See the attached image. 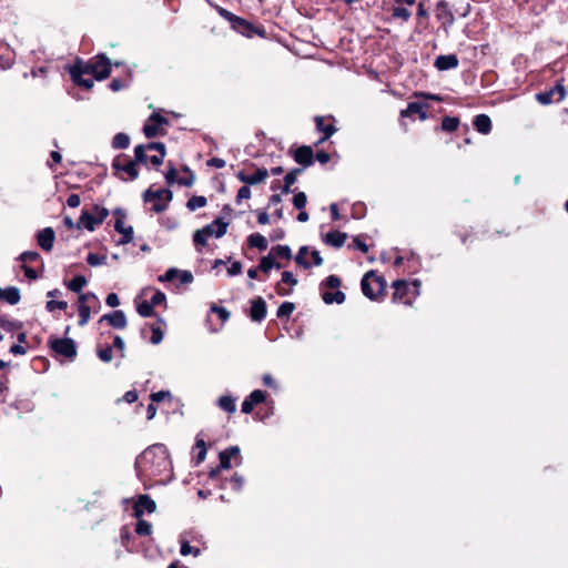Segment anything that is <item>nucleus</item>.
<instances>
[{"label": "nucleus", "instance_id": "18", "mask_svg": "<svg viewBox=\"0 0 568 568\" xmlns=\"http://www.w3.org/2000/svg\"><path fill=\"white\" fill-rule=\"evenodd\" d=\"M267 176L268 171L265 168H257L252 174H246L244 171H239L236 174V178L247 186L264 182Z\"/></svg>", "mask_w": 568, "mask_h": 568}, {"label": "nucleus", "instance_id": "57", "mask_svg": "<svg viewBox=\"0 0 568 568\" xmlns=\"http://www.w3.org/2000/svg\"><path fill=\"white\" fill-rule=\"evenodd\" d=\"M365 235H357L353 239V247H355L356 250L363 252V253H367L369 247L368 245L363 241V237Z\"/></svg>", "mask_w": 568, "mask_h": 568}, {"label": "nucleus", "instance_id": "11", "mask_svg": "<svg viewBox=\"0 0 568 568\" xmlns=\"http://www.w3.org/2000/svg\"><path fill=\"white\" fill-rule=\"evenodd\" d=\"M49 346L57 356L73 361L77 356V346L71 338H50Z\"/></svg>", "mask_w": 568, "mask_h": 568}, {"label": "nucleus", "instance_id": "29", "mask_svg": "<svg viewBox=\"0 0 568 568\" xmlns=\"http://www.w3.org/2000/svg\"><path fill=\"white\" fill-rule=\"evenodd\" d=\"M347 239V234L341 231H331L325 234L323 237V241L326 244L332 245L335 248H339L344 245L345 241Z\"/></svg>", "mask_w": 568, "mask_h": 568}, {"label": "nucleus", "instance_id": "6", "mask_svg": "<svg viewBox=\"0 0 568 568\" xmlns=\"http://www.w3.org/2000/svg\"><path fill=\"white\" fill-rule=\"evenodd\" d=\"M138 164H141V162L136 161L135 153L133 160L124 153L119 154L112 161L113 174L122 181L136 180L139 176Z\"/></svg>", "mask_w": 568, "mask_h": 568}, {"label": "nucleus", "instance_id": "52", "mask_svg": "<svg viewBox=\"0 0 568 568\" xmlns=\"http://www.w3.org/2000/svg\"><path fill=\"white\" fill-rule=\"evenodd\" d=\"M213 224L216 226L215 236L222 237L227 231L229 223L224 222L223 219L217 217L213 221Z\"/></svg>", "mask_w": 568, "mask_h": 568}, {"label": "nucleus", "instance_id": "16", "mask_svg": "<svg viewBox=\"0 0 568 568\" xmlns=\"http://www.w3.org/2000/svg\"><path fill=\"white\" fill-rule=\"evenodd\" d=\"M112 62L105 53L94 55V79L102 81L109 78L111 73Z\"/></svg>", "mask_w": 568, "mask_h": 568}, {"label": "nucleus", "instance_id": "59", "mask_svg": "<svg viewBox=\"0 0 568 568\" xmlns=\"http://www.w3.org/2000/svg\"><path fill=\"white\" fill-rule=\"evenodd\" d=\"M45 307L49 312H53L54 310H65L68 307V303L64 301H49L47 302Z\"/></svg>", "mask_w": 568, "mask_h": 568}, {"label": "nucleus", "instance_id": "4", "mask_svg": "<svg viewBox=\"0 0 568 568\" xmlns=\"http://www.w3.org/2000/svg\"><path fill=\"white\" fill-rule=\"evenodd\" d=\"M65 70L75 85L85 90H91L93 88V80L90 78L84 79L83 75L91 74L94 78V57L88 61L77 58L73 64L65 67Z\"/></svg>", "mask_w": 568, "mask_h": 568}, {"label": "nucleus", "instance_id": "61", "mask_svg": "<svg viewBox=\"0 0 568 568\" xmlns=\"http://www.w3.org/2000/svg\"><path fill=\"white\" fill-rule=\"evenodd\" d=\"M229 483L234 490H241L243 487V477L239 474H234L230 479Z\"/></svg>", "mask_w": 568, "mask_h": 568}, {"label": "nucleus", "instance_id": "32", "mask_svg": "<svg viewBox=\"0 0 568 568\" xmlns=\"http://www.w3.org/2000/svg\"><path fill=\"white\" fill-rule=\"evenodd\" d=\"M282 267H283L282 263L276 262L273 258L272 254H270V253L260 258L258 268L262 273L267 274L272 268L280 270Z\"/></svg>", "mask_w": 568, "mask_h": 568}, {"label": "nucleus", "instance_id": "17", "mask_svg": "<svg viewBox=\"0 0 568 568\" xmlns=\"http://www.w3.org/2000/svg\"><path fill=\"white\" fill-rule=\"evenodd\" d=\"M294 161L303 168H308L314 163V152L311 145H301L295 150H290Z\"/></svg>", "mask_w": 568, "mask_h": 568}, {"label": "nucleus", "instance_id": "10", "mask_svg": "<svg viewBox=\"0 0 568 568\" xmlns=\"http://www.w3.org/2000/svg\"><path fill=\"white\" fill-rule=\"evenodd\" d=\"M158 151L159 154L150 156V163L158 168L160 166L165 158L166 149L165 144L162 142H149L146 144H139L134 148V153L136 154V161H140L141 164L146 165V151Z\"/></svg>", "mask_w": 568, "mask_h": 568}, {"label": "nucleus", "instance_id": "64", "mask_svg": "<svg viewBox=\"0 0 568 568\" xmlns=\"http://www.w3.org/2000/svg\"><path fill=\"white\" fill-rule=\"evenodd\" d=\"M166 302V296L163 292L161 291H156L154 293V295L152 296L150 303L155 307L158 305H161V304H165Z\"/></svg>", "mask_w": 568, "mask_h": 568}, {"label": "nucleus", "instance_id": "47", "mask_svg": "<svg viewBox=\"0 0 568 568\" xmlns=\"http://www.w3.org/2000/svg\"><path fill=\"white\" fill-rule=\"evenodd\" d=\"M210 311L219 316L221 320V325L229 321L231 316V313L225 307L219 306L216 304H212Z\"/></svg>", "mask_w": 568, "mask_h": 568}, {"label": "nucleus", "instance_id": "24", "mask_svg": "<svg viewBox=\"0 0 568 568\" xmlns=\"http://www.w3.org/2000/svg\"><path fill=\"white\" fill-rule=\"evenodd\" d=\"M459 60L456 54H440L435 59L434 67L439 71L456 69Z\"/></svg>", "mask_w": 568, "mask_h": 568}, {"label": "nucleus", "instance_id": "43", "mask_svg": "<svg viewBox=\"0 0 568 568\" xmlns=\"http://www.w3.org/2000/svg\"><path fill=\"white\" fill-rule=\"evenodd\" d=\"M207 204V200L203 195H193L187 200L186 207L190 211H195L197 209L204 207Z\"/></svg>", "mask_w": 568, "mask_h": 568}, {"label": "nucleus", "instance_id": "41", "mask_svg": "<svg viewBox=\"0 0 568 568\" xmlns=\"http://www.w3.org/2000/svg\"><path fill=\"white\" fill-rule=\"evenodd\" d=\"M78 311H79V325L84 326L89 323L91 310L88 306V302H78Z\"/></svg>", "mask_w": 568, "mask_h": 568}, {"label": "nucleus", "instance_id": "37", "mask_svg": "<svg viewBox=\"0 0 568 568\" xmlns=\"http://www.w3.org/2000/svg\"><path fill=\"white\" fill-rule=\"evenodd\" d=\"M459 124V118L446 115L442 119L440 129L445 132H454L458 129Z\"/></svg>", "mask_w": 568, "mask_h": 568}, {"label": "nucleus", "instance_id": "55", "mask_svg": "<svg viewBox=\"0 0 568 568\" xmlns=\"http://www.w3.org/2000/svg\"><path fill=\"white\" fill-rule=\"evenodd\" d=\"M152 336L151 343L154 345L160 344L163 341V331L160 326L151 325Z\"/></svg>", "mask_w": 568, "mask_h": 568}, {"label": "nucleus", "instance_id": "38", "mask_svg": "<svg viewBox=\"0 0 568 568\" xmlns=\"http://www.w3.org/2000/svg\"><path fill=\"white\" fill-rule=\"evenodd\" d=\"M219 407L223 410H225L226 413H234L236 410V404H235V398H233L232 396L230 395H224V396H221L219 398Z\"/></svg>", "mask_w": 568, "mask_h": 568}, {"label": "nucleus", "instance_id": "34", "mask_svg": "<svg viewBox=\"0 0 568 568\" xmlns=\"http://www.w3.org/2000/svg\"><path fill=\"white\" fill-rule=\"evenodd\" d=\"M247 243L251 247H256L260 251H265L267 248V241L260 233H253L248 235Z\"/></svg>", "mask_w": 568, "mask_h": 568}, {"label": "nucleus", "instance_id": "48", "mask_svg": "<svg viewBox=\"0 0 568 568\" xmlns=\"http://www.w3.org/2000/svg\"><path fill=\"white\" fill-rule=\"evenodd\" d=\"M97 355L102 362L110 363L113 359L112 346L106 345L105 347L98 348Z\"/></svg>", "mask_w": 568, "mask_h": 568}, {"label": "nucleus", "instance_id": "7", "mask_svg": "<svg viewBox=\"0 0 568 568\" xmlns=\"http://www.w3.org/2000/svg\"><path fill=\"white\" fill-rule=\"evenodd\" d=\"M342 286V280L337 275H328L320 284L322 300L325 304L331 305L333 303L342 304L345 302V293L339 291Z\"/></svg>", "mask_w": 568, "mask_h": 568}, {"label": "nucleus", "instance_id": "35", "mask_svg": "<svg viewBox=\"0 0 568 568\" xmlns=\"http://www.w3.org/2000/svg\"><path fill=\"white\" fill-rule=\"evenodd\" d=\"M270 254H272L273 258H284V260H291L292 258V250L288 245H276L273 246L270 251Z\"/></svg>", "mask_w": 568, "mask_h": 568}, {"label": "nucleus", "instance_id": "5", "mask_svg": "<svg viewBox=\"0 0 568 568\" xmlns=\"http://www.w3.org/2000/svg\"><path fill=\"white\" fill-rule=\"evenodd\" d=\"M392 286L394 288L392 296L394 303L412 305L413 301L419 295L420 281L414 280L408 283L406 280H396Z\"/></svg>", "mask_w": 568, "mask_h": 568}, {"label": "nucleus", "instance_id": "1", "mask_svg": "<svg viewBox=\"0 0 568 568\" xmlns=\"http://www.w3.org/2000/svg\"><path fill=\"white\" fill-rule=\"evenodd\" d=\"M135 467L139 473L154 478L155 481L168 480L172 473V462L166 446L164 444L149 446L136 458Z\"/></svg>", "mask_w": 568, "mask_h": 568}, {"label": "nucleus", "instance_id": "2", "mask_svg": "<svg viewBox=\"0 0 568 568\" xmlns=\"http://www.w3.org/2000/svg\"><path fill=\"white\" fill-rule=\"evenodd\" d=\"M219 13L222 18H224L230 24L231 28L236 31L237 33H241L242 36L246 38H253L255 36L260 38H266L267 32L264 26L262 24H255L244 18H241L231 11L221 8L219 10Z\"/></svg>", "mask_w": 568, "mask_h": 568}, {"label": "nucleus", "instance_id": "31", "mask_svg": "<svg viewBox=\"0 0 568 568\" xmlns=\"http://www.w3.org/2000/svg\"><path fill=\"white\" fill-rule=\"evenodd\" d=\"M219 459H220V464L215 468H212L209 473L210 478L217 477L222 469L231 468V459L232 458L224 450L220 452Z\"/></svg>", "mask_w": 568, "mask_h": 568}, {"label": "nucleus", "instance_id": "39", "mask_svg": "<svg viewBox=\"0 0 568 568\" xmlns=\"http://www.w3.org/2000/svg\"><path fill=\"white\" fill-rule=\"evenodd\" d=\"M65 284L71 292L81 294V291L87 285V278L83 275H77Z\"/></svg>", "mask_w": 568, "mask_h": 568}, {"label": "nucleus", "instance_id": "28", "mask_svg": "<svg viewBox=\"0 0 568 568\" xmlns=\"http://www.w3.org/2000/svg\"><path fill=\"white\" fill-rule=\"evenodd\" d=\"M114 230L122 235L119 244L124 245L133 241L134 231L132 226H125L123 221L114 222Z\"/></svg>", "mask_w": 568, "mask_h": 568}, {"label": "nucleus", "instance_id": "54", "mask_svg": "<svg viewBox=\"0 0 568 568\" xmlns=\"http://www.w3.org/2000/svg\"><path fill=\"white\" fill-rule=\"evenodd\" d=\"M180 552L182 556H187L193 554L194 556H199L201 554L200 548L192 547L189 541H182Z\"/></svg>", "mask_w": 568, "mask_h": 568}, {"label": "nucleus", "instance_id": "13", "mask_svg": "<svg viewBox=\"0 0 568 568\" xmlns=\"http://www.w3.org/2000/svg\"><path fill=\"white\" fill-rule=\"evenodd\" d=\"M416 0H394L390 8V19L400 22H407L412 17V11L408 7H413Z\"/></svg>", "mask_w": 568, "mask_h": 568}, {"label": "nucleus", "instance_id": "3", "mask_svg": "<svg viewBox=\"0 0 568 568\" xmlns=\"http://www.w3.org/2000/svg\"><path fill=\"white\" fill-rule=\"evenodd\" d=\"M361 288L368 300L383 301L386 296L387 282L377 271L371 270L364 274L361 281Z\"/></svg>", "mask_w": 568, "mask_h": 568}, {"label": "nucleus", "instance_id": "19", "mask_svg": "<svg viewBox=\"0 0 568 568\" xmlns=\"http://www.w3.org/2000/svg\"><path fill=\"white\" fill-rule=\"evenodd\" d=\"M156 509L155 501L149 495H140L133 506L134 516L141 518L144 511L152 514Z\"/></svg>", "mask_w": 568, "mask_h": 568}, {"label": "nucleus", "instance_id": "33", "mask_svg": "<svg viewBox=\"0 0 568 568\" xmlns=\"http://www.w3.org/2000/svg\"><path fill=\"white\" fill-rule=\"evenodd\" d=\"M78 302H88V306L94 313H98L101 308V303L98 296L92 292L81 293L78 297Z\"/></svg>", "mask_w": 568, "mask_h": 568}, {"label": "nucleus", "instance_id": "46", "mask_svg": "<svg viewBox=\"0 0 568 568\" xmlns=\"http://www.w3.org/2000/svg\"><path fill=\"white\" fill-rule=\"evenodd\" d=\"M138 519L139 520L135 525V532L139 536H150L152 532V525L144 519H141V518H138Z\"/></svg>", "mask_w": 568, "mask_h": 568}, {"label": "nucleus", "instance_id": "45", "mask_svg": "<svg viewBox=\"0 0 568 568\" xmlns=\"http://www.w3.org/2000/svg\"><path fill=\"white\" fill-rule=\"evenodd\" d=\"M294 311L295 304L293 302H284L277 308L276 316L281 320L287 318Z\"/></svg>", "mask_w": 568, "mask_h": 568}, {"label": "nucleus", "instance_id": "58", "mask_svg": "<svg viewBox=\"0 0 568 568\" xmlns=\"http://www.w3.org/2000/svg\"><path fill=\"white\" fill-rule=\"evenodd\" d=\"M251 197V189L247 185H243L239 189L235 201L236 203H241L243 200H248Z\"/></svg>", "mask_w": 568, "mask_h": 568}, {"label": "nucleus", "instance_id": "20", "mask_svg": "<svg viewBox=\"0 0 568 568\" xmlns=\"http://www.w3.org/2000/svg\"><path fill=\"white\" fill-rule=\"evenodd\" d=\"M267 393L261 389L253 390L242 403V412L244 414H251L254 407L266 400Z\"/></svg>", "mask_w": 568, "mask_h": 568}, {"label": "nucleus", "instance_id": "27", "mask_svg": "<svg viewBox=\"0 0 568 568\" xmlns=\"http://www.w3.org/2000/svg\"><path fill=\"white\" fill-rule=\"evenodd\" d=\"M136 312L142 317L155 316L159 324H165L164 320L154 311V306L149 301H142L136 304Z\"/></svg>", "mask_w": 568, "mask_h": 568}, {"label": "nucleus", "instance_id": "42", "mask_svg": "<svg viewBox=\"0 0 568 568\" xmlns=\"http://www.w3.org/2000/svg\"><path fill=\"white\" fill-rule=\"evenodd\" d=\"M130 145V138L126 133L119 132L113 136L112 148L113 149H126Z\"/></svg>", "mask_w": 568, "mask_h": 568}, {"label": "nucleus", "instance_id": "56", "mask_svg": "<svg viewBox=\"0 0 568 568\" xmlns=\"http://www.w3.org/2000/svg\"><path fill=\"white\" fill-rule=\"evenodd\" d=\"M280 283L282 284H287L290 285L291 287L297 285V280L295 278V276L293 275L292 272L290 271H284L281 275V281Z\"/></svg>", "mask_w": 568, "mask_h": 568}, {"label": "nucleus", "instance_id": "44", "mask_svg": "<svg viewBox=\"0 0 568 568\" xmlns=\"http://www.w3.org/2000/svg\"><path fill=\"white\" fill-rule=\"evenodd\" d=\"M308 254V247L307 246H301L296 256H295V263L305 268L308 270L311 267V263L306 260V255Z\"/></svg>", "mask_w": 568, "mask_h": 568}, {"label": "nucleus", "instance_id": "8", "mask_svg": "<svg viewBox=\"0 0 568 568\" xmlns=\"http://www.w3.org/2000/svg\"><path fill=\"white\" fill-rule=\"evenodd\" d=\"M109 214V210L106 207L100 206L99 204H93L91 211L83 209L79 221L77 222V229H85L90 232H93L106 220Z\"/></svg>", "mask_w": 568, "mask_h": 568}, {"label": "nucleus", "instance_id": "36", "mask_svg": "<svg viewBox=\"0 0 568 568\" xmlns=\"http://www.w3.org/2000/svg\"><path fill=\"white\" fill-rule=\"evenodd\" d=\"M0 298L4 300L6 302L10 303L11 305H14L20 300V294L18 288L16 287H8L3 291H0Z\"/></svg>", "mask_w": 568, "mask_h": 568}, {"label": "nucleus", "instance_id": "53", "mask_svg": "<svg viewBox=\"0 0 568 568\" xmlns=\"http://www.w3.org/2000/svg\"><path fill=\"white\" fill-rule=\"evenodd\" d=\"M307 196L304 192H298L293 197V205L297 210H303L306 206Z\"/></svg>", "mask_w": 568, "mask_h": 568}, {"label": "nucleus", "instance_id": "50", "mask_svg": "<svg viewBox=\"0 0 568 568\" xmlns=\"http://www.w3.org/2000/svg\"><path fill=\"white\" fill-rule=\"evenodd\" d=\"M106 261L105 255H99L95 253H89L87 256V263L91 266H98L104 264Z\"/></svg>", "mask_w": 568, "mask_h": 568}, {"label": "nucleus", "instance_id": "49", "mask_svg": "<svg viewBox=\"0 0 568 568\" xmlns=\"http://www.w3.org/2000/svg\"><path fill=\"white\" fill-rule=\"evenodd\" d=\"M193 243H194V246L196 247V250L199 252H201L202 247H204L207 242H206V236L203 235V232H200V230H196L193 234Z\"/></svg>", "mask_w": 568, "mask_h": 568}, {"label": "nucleus", "instance_id": "9", "mask_svg": "<svg viewBox=\"0 0 568 568\" xmlns=\"http://www.w3.org/2000/svg\"><path fill=\"white\" fill-rule=\"evenodd\" d=\"M142 199L144 203H152L150 209L152 212L162 213L168 209L169 203L172 201L173 193L169 189L153 190L152 187H149L143 192Z\"/></svg>", "mask_w": 568, "mask_h": 568}, {"label": "nucleus", "instance_id": "23", "mask_svg": "<svg viewBox=\"0 0 568 568\" xmlns=\"http://www.w3.org/2000/svg\"><path fill=\"white\" fill-rule=\"evenodd\" d=\"M427 109V103L409 102L407 108L400 111V118H409L413 114H417L420 120H426Z\"/></svg>", "mask_w": 568, "mask_h": 568}, {"label": "nucleus", "instance_id": "12", "mask_svg": "<svg viewBox=\"0 0 568 568\" xmlns=\"http://www.w3.org/2000/svg\"><path fill=\"white\" fill-rule=\"evenodd\" d=\"M169 120L161 115L159 112H153L146 120L143 126V133L146 138L152 139L158 135H164L166 132L162 129L163 125H169Z\"/></svg>", "mask_w": 568, "mask_h": 568}, {"label": "nucleus", "instance_id": "30", "mask_svg": "<svg viewBox=\"0 0 568 568\" xmlns=\"http://www.w3.org/2000/svg\"><path fill=\"white\" fill-rule=\"evenodd\" d=\"M473 125L481 134H488L493 129L491 120L487 114L476 115L473 120Z\"/></svg>", "mask_w": 568, "mask_h": 568}, {"label": "nucleus", "instance_id": "40", "mask_svg": "<svg viewBox=\"0 0 568 568\" xmlns=\"http://www.w3.org/2000/svg\"><path fill=\"white\" fill-rule=\"evenodd\" d=\"M453 11L455 13V18H466L470 12V3L466 0H462L458 3H454L452 6Z\"/></svg>", "mask_w": 568, "mask_h": 568}, {"label": "nucleus", "instance_id": "21", "mask_svg": "<svg viewBox=\"0 0 568 568\" xmlns=\"http://www.w3.org/2000/svg\"><path fill=\"white\" fill-rule=\"evenodd\" d=\"M251 307H250V318L253 322L261 323L265 317L267 313V305L266 302L261 297L257 296L253 300H251Z\"/></svg>", "mask_w": 568, "mask_h": 568}, {"label": "nucleus", "instance_id": "25", "mask_svg": "<svg viewBox=\"0 0 568 568\" xmlns=\"http://www.w3.org/2000/svg\"><path fill=\"white\" fill-rule=\"evenodd\" d=\"M55 240V233L52 227H45L38 232V246L43 251H51Z\"/></svg>", "mask_w": 568, "mask_h": 568}, {"label": "nucleus", "instance_id": "15", "mask_svg": "<svg viewBox=\"0 0 568 568\" xmlns=\"http://www.w3.org/2000/svg\"><path fill=\"white\" fill-rule=\"evenodd\" d=\"M565 95H566L565 87L562 84L558 83L554 88H551L547 91L537 93L536 99L539 103L547 105L554 101H556V102L562 101Z\"/></svg>", "mask_w": 568, "mask_h": 568}, {"label": "nucleus", "instance_id": "51", "mask_svg": "<svg viewBox=\"0 0 568 568\" xmlns=\"http://www.w3.org/2000/svg\"><path fill=\"white\" fill-rule=\"evenodd\" d=\"M178 170L175 169V166L170 162L169 163V169L165 173V181L169 185H172L174 183H178Z\"/></svg>", "mask_w": 568, "mask_h": 568}, {"label": "nucleus", "instance_id": "63", "mask_svg": "<svg viewBox=\"0 0 568 568\" xmlns=\"http://www.w3.org/2000/svg\"><path fill=\"white\" fill-rule=\"evenodd\" d=\"M194 182H195V175L193 172H190L189 175L185 174V175L179 178V180H178V183L180 185L187 186V187L192 186L194 184Z\"/></svg>", "mask_w": 568, "mask_h": 568}, {"label": "nucleus", "instance_id": "14", "mask_svg": "<svg viewBox=\"0 0 568 568\" xmlns=\"http://www.w3.org/2000/svg\"><path fill=\"white\" fill-rule=\"evenodd\" d=\"M435 14L442 27L447 30L455 23V13L452 6L446 0H440L436 3Z\"/></svg>", "mask_w": 568, "mask_h": 568}, {"label": "nucleus", "instance_id": "62", "mask_svg": "<svg viewBox=\"0 0 568 568\" xmlns=\"http://www.w3.org/2000/svg\"><path fill=\"white\" fill-rule=\"evenodd\" d=\"M178 268H169L163 275L159 276L160 282H171L178 277Z\"/></svg>", "mask_w": 568, "mask_h": 568}, {"label": "nucleus", "instance_id": "60", "mask_svg": "<svg viewBox=\"0 0 568 568\" xmlns=\"http://www.w3.org/2000/svg\"><path fill=\"white\" fill-rule=\"evenodd\" d=\"M170 397H171V393L169 390H160V392L152 393L150 395L152 403H160V402L164 400L165 398H170Z\"/></svg>", "mask_w": 568, "mask_h": 568}, {"label": "nucleus", "instance_id": "22", "mask_svg": "<svg viewBox=\"0 0 568 568\" xmlns=\"http://www.w3.org/2000/svg\"><path fill=\"white\" fill-rule=\"evenodd\" d=\"M314 121L316 130L324 134V139H329L337 131L333 123L335 120L332 115L327 118L317 115Z\"/></svg>", "mask_w": 568, "mask_h": 568}, {"label": "nucleus", "instance_id": "26", "mask_svg": "<svg viewBox=\"0 0 568 568\" xmlns=\"http://www.w3.org/2000/svg\"><path fill=\"white\" fill-rule=\"evenodd\" d=\"M106 321L113 328L123 329L128 322L123 311H114L110 314H104L100 322Z\"/></svg>", "mask_w": 568, "mask_h": 568}]
</instances>
